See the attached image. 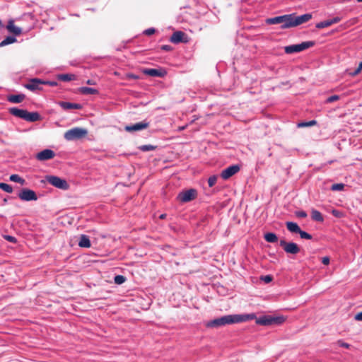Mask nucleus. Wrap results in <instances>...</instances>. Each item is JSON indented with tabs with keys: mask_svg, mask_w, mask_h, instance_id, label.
<instances>
[{
	"mask_svg": "<svg viewBox=\"0 0 362 362\" xmlns=\"http://www.w3.org/2000/svg\"><path fill=\"white\" fill-rule=\"evenodd\" d=\"M231 324H234L233 316V315H228L205 322L204 326L207 328H218Z\"/></svg>",
	"mask_w": 362,
	"mask_h": 362,
	"instance_id": "obj_1",
	"label": "nucleus"
},
{
	"mask_svg": "<svg viewBox=\"0 0 362 362\" xmlns=\"http://www.w3.org/2000/svg\"><path fill=\"white\" fill-rule=\"evenodd\" d=\"M292 14L276 16L267 18L266 23L269 25L281 24V28H292Z\"/></svg>",
	"mask_w": 362,
	"mask_h": 362,
	"instance_id": "obj_2",
	"label": "nucleus"
},
{
	"mask_svg": "<svg viewBox=\"0 0 362 362\" xmlns=\"http://www.w3.org/2000/svg\"><path fill=\"white\" fill-rule=\"evenodd\" d=\"M285 321L283 316L272 317L263 315L256 320V323L259 325L268 326L272 325H281Z\"/></svg>",
	"mask_w": 362,
	"mask_h": 362,
	"instance_id": "obj_3",
	"label": "nucleus"
},
{
	"mask_svg": "<svg viewBox=\"0 0 362 362\" xmlns=\"http://www.w3.org/2000/svg\"><path fill=\"white\" fill-rule=\"evenodd\" d=\"M88 132L86 129L74 127L64 133V137L67 141H74L83 138Z\"/></svg>",
	"mask_w": 362,
	"mask_h": 362,
	"instance_id": "obj_4",
	"label": "nucleus"
},
{
	"mask_svg": "<svg viewBox=\"0 0 362 362\" xmlns=\"http://www.w3.org/2000/svg\"><path fill=\"white\" fill-rule=\"evenodd\" d=\"M314 45H315L314 41H305V42H303L300 44L286 46L284 47V51L286 54H293L295 52H299L303 51V50L308 49Z\"/></svg>",
	"mask_w": 362,
	"mask_h": 362,
	"instance_id": "obj_5",
	"label": "nucleus"
},
{
	"mask_svg": "<svg viewBox=\"0 0 362 362\" xmlns=\"http://www.w3.org/2000/svg\"><path fill=\"white\" fill-rule=\"evenodd\" d=\"M46 180L50 185L57 188L66 190L69 187L67 182L59 177L55 175H47L46 177Z\"/></svg>",
	"mask_w": 362,
	"mask_h": 362,
	"instance_id": "obj_6",
	"label": "nucleus"
},
{
	"mask_svg": "<svg viewBox=\"0 0 362 362\" xmlns=\"http://www.w3.org/2000/svg\"><path fill=\"white\" fill-rule=\"evenodd\" d=\"M197 197V191L191 188L180 192L177 195V199L182 203H187L195 199Z\"/></svg>",
	"mask_w": 362,
	"mask_h": 362,
	"instance_id": "obj_7",
	"label": "nucleus"
},
{
	"mask_svg": "<svg viewBox=\"0 0 362 362\" xmlns=\"http://www.w3.org/2000/svg\"><path fill=\"white\" fill-rule=\"evenodd\" d=\"M279 245L283 247L284 250L291 255H296L298 254L300 249L299 246L293 242H286L285 240H281L279 241Z\"/></svg>",
	"mask_w": 362,
	"mask_h": 362,
	"instance_id": "obj_8",
	"label": "nucleus"
},
{
	"mask_svg": "<svg viewBox=\"0 0 362 362\" xmlns=\"http://www.w3.org/2000/svg\"><path fill=\"white\" fill-rule=\"evenodd\" d=\"M18 197L23 201H36L37 196L36 193L30 189L24 188L18 194Z\"/></svg>",
	"mask_w": 362,
	"mask_h": 362,
	"instance_id": "obj_9",
	"label": "nucleus"
},
{
	"mask_svg": "<svg viewBox=\"0 0 362 362\" xmlns=\"http://www.w3.org/2000/svg\"><path fill=\"white\" fill-rule=\"evenodd\" d=\"M240 169V165H233L223 170L221 176L223 180H228L238 172H239Z\"/></svg>",
	"mask_w": 362,
	"mask_h": 362,
	"instance_id": "obj_10",
	"label": "nucleus"
},
{
	"mask_svg": "<svg viewBox=\"0 0 362 362\" xmlns=\"http://www.w3.org/2000/svg\"><path fill=\"white\" fill-rule=\"evenodd\" d=\"M311 18H312L311 13H305V14L299 16H295L293 14H292V20H291L292 27H295V26L299 25L300 24H303L304 23H306L308 21H310Z\"/></svg>",
	"mask_w": 362,
	"mask_h": 362,
	"instance_id": "obj_11",
	"label": "nucleus"
},
{
	"mask_svg": "<svg viewBox=\"0 0 362 362\" xmlns=\"http://www.w3.org/2000/svg\"><path fill=\"white\" fill-rule=\"evenodd\" d=\"M142 73L145 75L153 77H164L167 71L162 68L160 69H144Z\"/></svg>",
	"mask_w": 362,
	"mask_h": 362,
	"instance_id": "obj_12",
	"label": "nucleus"
},
{
	"mask_svg": "<svg viewBox=\"0 0 362 362\" xmlns=\"http://www.w3.org/2000/svg\"><path fill=\"white\" fill-rule=\"evenodd\" d=\"M148 126H149V122H146V120H144L142 122H138V123H136L134 124L127 125L125 127L124 129L127 132H137V131H141V130L145 129L147 127H148Z\"/></svg>",
	"mask_w": 362,
	"mask_h": 362,
	"instance_id": "obj_13",
	"label": "nucleus"
},
{
	"mask_svg": "<svg viewBox=\"0 0 362 362\" xmlns=\"http://www.w3.org/2000/svg\"><path fill=\"white\" fill-rule=\"evenodd\" d=\"M55 156V153L51 149H44L36 154V159L40 161H45L52 159Z\"/></svg>",
	"mask_w": 362,
	"mask_h": 362,
	"instance_id": "obj_14",
	"label": "nucleus"
},
{
	"mask_svg": "<svg viewBox=\"0 0 362 362\" xmlns=\"http://www.w3.org/2000/svg\"><path fill=\"white\" fill-rule=\"evenodd\" d=\"M43 81L37 78H32L29 83L25 84V88L31 90L35 91L40 90V85H42Z\"/></svg>",
	"mask_w": 362,
	"mask_h": 362,
	"instance_id": "obj_15",
	"label": "nucleus"
},
{
	"mask_svg": "<svg viewBox=\"0 0 362 362\" xmlns=\"http://www.w3.org/2000/svg\"><path fill=\"white\" fill-rule=\"evenodd\" d=\"M58 104L64 110H69L72 109L81 110L82 108V105L79 103H74L66 101H59Z\"/></svg>",
	"mask_w": 362,
	"mask_h": 362,
	"instance_id": "obj_16",
	"label": "nucleus"
},
{
	"mask_svg": "<svg viewBox=\"0 0 362 362\" xmlns=\"http://www.w3.org/2000/svg\"><path fill=\"white\" fill-rule=\"evenodd\" d=\"M233 316L234 320V324L245 322L255 318V315L254 313L246 315H233Z\"/></svg>",
	"mask_w": 362,
	"mask_h": 362,
	"instance_id": "obj_17",
	"label": "nucleus"
},
{
	"mask_svg": "<svg viewBox=\"0 0 362 362\" xmlns=\"http://www.w3.org/2000/svg\"><path fill=\"white\" fill-rule=\"evenodd\" d=\"M6 29L11 33H13L16 36L20 35L22 33V29L19 27H17L14 25V21L13 20H9L8 24L6 25Z\"/></svg>",
	"mask_w": 362,
	"mask_h": 362,
	"instance_id": "obj_18",
	"label": "nucleus"
},
{
	"mask_svg": "<svg viewBox=\"0 0 362 362\" xmlns=\"http://www.w3.org/2000/svg\"><path fill=\"white\" fill-rule=\"evenodd\" d=\"M23 119L27 122H37L40 119V115L37 112H30L26 110Z\"/></svg>",
	"mask_w": 362,
	"mask_h": 362,
	"instance_id": "obj_19",
	"label": "nucleus"
},
{
	"mask_svg": "<svg viewBox=\"0 0 362 362\" xmlns=\"http://www.w3.org/2000/svg\"><path fill=\"white\" fill-rule=\"evenodd\" d=\"M185 36V33L182 31H176L173 33L171 35L170 40L171 42L174 44H178L180 42H183V37Z\"/></svg>",
	"mask_w": 362,
	"mask_h": 362,
	"instance_id": "obj_20",
	"label": "nucleus"
},
{
	"mask_svg": "<svg viewBox=\"0 0 362 362\" xmlns=\"http://www.w3.org/2000/svg\"><path fill=\"white\" fill-rule=\"evenodd\" d=\"M25 112L26 110L19 109L18 107H11L8 110V112L11 115L23 119H24Z\"/></svg>",
	"mask_w": 362,
	"mask_h": 362,
	"instance_id": "obj_21",
	"label": "nucleus"
},
{
	"mask_svg": "<svg viewBox=\"0 0 362 362\" xmlns=\"http://www.w3.org/2000/svg\"><path fill=\"white\" fill-rule=\"evenodd\" d=\"M78 244L79 247L84 248H89L91 246L90 240L86 235H81Z\"/></svg>",
	"mask_w": 362,
	"mask_h": 362,
	"instance_id": "obj_22",
	"label": "nucleus"
},
{
	"mask_svg": "<svg viewBox=\"0 0 362 362\" xmlns=\"http://www.w3.org/2000/svg\"><path fill=\"white\" fill-rule=\"evenodd\" d=\"M25 95L23 93L18 95H10L7 97V100L12 103H21L25 99Z\"/></svg>",
	"mask_w": 362,
	"mask_h": 362,
	"instance_id": "obj_23",
	"label": "nucleus"
},
{
	"mask_svg": "<svg viewBox=\"0 0 362 362\" xmlns=\"http://www.w3.org/2000/svg\"><path fill=\"white\" fill-rule=\"evenodd\" d=\"M287 229L293 233H298L300 231V228L299 226L295 223L291 221H288L286 223Z\"/></svg>",
	"mask_w": 362,
	"mask_h": 362,
	"instance_id": "obj_24",
	"label": "nucleus"
},
{
	"mask_svg": "<svg viewBox=\"0 0 362 362\" xmlns=\"http://www.w3.org/2000/svg\"><path fill=\"white\" fill-rule=\"evenodd\" d=\"M57 77L58 80L65 82H68L76 78V76L71 74H58Z\"/></svg>",
	"mask_w": 362,
	"mask_h": 362,
	"instance_id": "obj_25",
	"label": "nucleus"
},
{
	"mask_svg": "<svg viewBox=\"0 0 362 362\" xmlns=\"http://www.w3.org/2000/svg\"><path fill=\"white\" fill-rule=\"evenodd\" d=\"M79 92L83 95H95V94L98 93V90L93 88L85 87V86L81 87L79 88Z\"/></svg>",
	"mask_w": 362,
	"mask_h": 362,
	"instance_id": "obj_26",
	"label": "nucleus"
},
{
	"mask_svg": "<svg viewBox=\"0 0 362 362\" xmlns=\"http://www.w3.org/2000/svg\"><path fill=\"white\" fill-rule=\"evenodd\" d=\"M264 238L267 242L270 243H274L278 241V237L274 233H267L264 234Z\"/></svg>",
	"mask_w": 362,
	"mask_h": 362,
	"instance_id": "obj_27",
	"label": "nucleus"
},
{
	"mask_svg": "<svg viewBox=\"0 0 362 362\" xmlns=\"http://www.w3.org/2000/svg\"><path fill=\"white\" fill-rule=\"evenodd\" d=\"M17 41L15 36H7L4 40L0 42V47L14 43Z\"/></svg>",
	"mask_w": 362,
	"mask_h": 362,
	"instance_id": "obj_28",
	"label": "nucleus"
},
{
	"mask_svg": "<svg viewBox=\"0 0 362 362\" xmlns=\"http://www.w3.org/2000/svg\"><path fill=\"white\" fill-rule=\"evenodd\" d=\"M312 218L314 221L322 222L324 221V218L322 215V214L317 210H313L311 214Z\"/></svg>",
	"mask_w": 362,
	"mask_h": 362,
	"instance_id": "obj_29",
	"label": "nucleus"
},
{
	"mask_svg": "<svg viewBox=\"0 0 362 362\" xmlns=\"http://www.w3.org/2000/svg\"><path fill=\"white\" fill-rule=\"evenodd\" d=\"M9 179L11 181L20 183L21 185H24L25 184V180L17 174L11 175Z\"/></svg>",
	"mask_w": 362,
	"mask_h": 362,
	"instance_id": "obj_30",
	"label": "nucleus"
},
{
	"mask_svg": "<svg viewBox=\"0 0 362 362\" xmlns=\"http://www.w3.org/2000/svg\"><path fill=\"white\" fill-rule=\"evenodd\" d=\"M0 189L7 193L13 192V187L10 185L4 182H0Z\"/></svg>",
	"mask_w": 362,
	"mask_h": 362,
	"instance_id": "obj_31",
	"label": "nucleus"
},
{
	"mask_svg": "<svg viewBox=\"0 0 362 362\" xmlns=\"http://www.w3.org/2000/svg\"><path fill=\"white\" fill-rule=\"evenodd\" d=\"M317 124L316 120H310L309 122H303L298 124V127H313Z\"/></svg>",
	"mask_w": 362,
	"mask_h": 362,
	"instance_id": "obj_32",
	"label": "nucleus"
},
{
	"mask_svg": "<svg viewBox=\"0 0 362 362\" xmlns=\"http://www.w3.org/2000/svg\"><path fill=\"white\" fill-rule=\"evenodd\" d=\"M156 148V146H153V145H151V144L142 145V146H140L139 147V149L141 150V151H144V152L153 151Z\"/></svg>",
	"mask_w": 362,
	"mask_h": 362,
	"instance_id": "obj_33",
	"label": "nucleus"
},
{
	"mask_svg": "<svg viewBox=\"0 0 362 362\" xmlns=\"http://www.w3.org/2000/svg\"><path fill=\"white\" fill-rule=\"evenodd\" d=\"M330 23H329V20H327V21H321L320 23H317L315 25V27L318 29H322V28H327V27H329L330 26Z\"/></svg>",
	"mask_w": 362,
	"mask_h": 362,
	"instance_id": "obj_34",
	"label": "nucleus"
},
{
	"mask_svg": "<svg viewBox=\"0 0 362 362\" xmlns=\"http://www.w3.org/2000/svg\"><path fill=\"white\" fill-rule=\"evenodd\" d=\"M344 186L345 185L343 183L334 184L331 186V189L332 191H341L344 189Z\"/></svg>",
	"mask_w": 362,
	"mask_h": 362,
	"instance_id": "obj_35",
	"label": "nucleus"
},
{
	"mask_svg": "<svg viewBox=\"0 0 362 362\" xmlns=\"http://www.w3.org/2000/svg\"><path fill=\"white\" fill-rule=\"evenodd\" d=\"M115 283L117 284H122L126 281V277L122 275H117L115 276Z\"/></svg>",
	"mask_w": 362,
	"mask_h": 362,
	"instance_id": "obj_36",
	"label": "nucleus"
},
{
	"mask_svg": "<svg viewBox=\"0 0 362 362\" xmlns=\"http://www.w3.org/2000/svg\"><path fill=\"white\" fill-rule=\"evenodd\" d=\"M298 234L300 235V237L302 239H305V240H311L312 239V235L308 233L305 231L302 230L301 229H300V233H298Z\"/></svg>",
	"mask_w": 362,
	"mask_h": 362,
	"instance_id": "obj_37",
	"label": "nucleus"
},
{
	"mask_svg": "<svg viewBox=\"0 0 362 362\" xmlns=\"http://www.w3.org/2000/svg\"><path fill=\"white\" fill-rule=\"evenodd\" d=\"M216 181H217V176L216 175L210 176L209 177V179H208L209 186L210 187H213L216 183Z\"/></svg>",
	"mask_w": 362,
	"mask_h": 362,
	"instance_id": "obj_38",
	"label": "nucleus"
},
{
	"mask_svg": "<svg viewBox=\"0 0 362 362\" xmlns=\"http://www.w3.org/2000/svg\"><path fill=\"white\" fill-rule=\"evenodd\" d=\"M339 99V96L337 95H331L330 97H329L327 99V103H333L334 101H337Z\"/></svg>",
	"mask_w": 362,
	"mask_h": 362,
	"instance_id": "obj_39",
	"label": "nucleus"
},
{
	"mask_svg": "<svg viewBox=\"0 0 362 362\" xmlns=\"http://www.w3.org/2000/svg\"><path fill=\"white\" fill-rule=\"evenodd\" d=\"M337 344L341 346V347H343V348H346V349H349L351 345L348 343H346L344 341H343L342 340H338Z\"/></svg>",
	"mask_w": 362,
	"mask_h": 362,
	"instance_id": "obj_40",
	"label": "nucleus"
},
{
	"mask_svg": "<svg viewBox=\"0 0 362 362\" xmlns=\"http://www.w3.org/2000/svg\"><path fill=\"white\" fill-rule=\"evenodd\" d=\"M362 70V62L359 64L358 68L352 73H350V75L352 76L358 75L361 71Z\"/></svg>",
	"mask_w": 362,
	"mask_h": 362,
	"instance_id": "obj_41",
	"label": "nucleus"
},
{
	"mask_svg": "<svg viewBox=\"0 0 362 362\" xmlns=\"http://www.w3.org/2000/svg\"><path fill=\"white\" fill-rule=\"evenodd\" d=\"M296 216L298 218H305L307 217V213L304 211H296Z\"/></svg>",
	"mask_w": 362,
	"mask_h": 362,
	"instance_id": "obj_42",
	"label": "nucleus"
},
{
	"mask_svg": "<svg viewBox=\"0 0 362 362\" xmlns=\"http://www.w3.org/2000/svg\"><path fill=\"white\" fill-rule=\"evenodd\" d=\"M156 32V29L153 28H150L144 31V34L146 35H151L154 34Z\"/></svg>",
	"mask_w": 362,
	"mask_h": 362,
	"instance_id": "obj_43",
	"label": "nucleus"
},
{
	"mask_svg": "<svg viewBox=\"0 0 362 362\" xmlns=\"http://www.w3.org/2000/svg\"><path fill=\"white\" fill-rule=\"evenodd\" d=\"M5 240L9 241L10 243H16L17 242V240L15 237L11 235H4Z\"/></svg>",
	"mask_w": 362,
	"mask_h": 362,
	"instance_id": "obj_44",
	"label": "nucleus"
},
{
	"mask_svg": "<svg viewBox=\"0 0 362 362\" xmlns=\"http://www.w3.org/2000/svg\"><path fill=\"white\" fill-rule=\"evenodd\" d=\"M341 20V18H340L339 16H336V17L333 18L332 19H329V21L330 25H332L333 24L340 22Z\"/></svg>",
	"mask_w": 362,
	"mask_h": 362,
	"instance_id": "obj_45",
	"label": "nucleus"
},
{
	"mask_svg": "<svg viewBox=\"0 0 362 362\" xmlns=\"http://www.w3.org/2000/svg\"><path fill=\"white\" fill-rule=\"evenodd\" d=\"M42 84H46L54 87L57 86L58 83L57 81H43Z\"/></svg>",
	"mask_w": 362,
	"mask_h": 362,
	"instance_id": "obj_46",
	"label": "nucleus"
},
{
	"mask_svg": "<svg viewBox=\"0 0 362 362\" xmlns=\"http://www.w3.org/2000/svg\"><path fill=\"white\" fill-rule=\"evenodd\" d=\"M262 279L266 283H269L272 281V277L270 275H267L262 277Z\"/></svg>",
	"mask_w": 362,
	"mask_h": 362,
	"instance_id": "obj_47",
	"label": "nucleus"
},
{
	"mask_svg": "<svg viewBox=\"0 0 362 362\" xmlns=\"http://www.w3.org/2000/svg\"><path fill=\"white\" fill-rule=\"evenodd\" d=\"M160 49L163 51L169 52L172 49V47L168 45H163L161 46Z\"/></svg>",
	"mask_w": 362,
	"mask_h": 362,
	"instance_id": "obj_48",
	"label": "nucleus"
},
{
	"mask_svg": "<svg viewBox=\"0 0 362 362\" xmlns=\"http://www.w3.org/2000/svg\"><path fill=\"white\" fill-rule=\"evenodd\" d=\"M356 320L362 321V311L357 313L354 317Z\"/></svg>",
	"mask_w": 362,
	"mask_h": 362,
	"instance_id": "obj_49",
	"label": "nucleus"
},
{
	"mask_svg": "<svg viewBox=\"0 0 362 362\" xmlns=\"http://www.w3.org/2000/svg\"><path fill=\"white\" fill-rule=\"evenodd\" d=\"M322 263L325 265L328 264L329 263V258L328 257H322Z\"/></svg>",
	"mask_w": 362,
	"mask_h": 362,
	"instance_id": "obj_50",
	"label": "nucleus"
},
{
	"mask_svg": "<svg viewBox=\"0 0 362 362\" xmlns=\"http://www.w3.org/2000/svg\"><path fill=\"white\" fill-rule=\"evenodd\" d=\"M127 78H132V79H137V78H139V76H136V75H134L133 74H130L127 75Z\"/></svg>",
	"mask_w": 362,
	"mask_h": 362,
	"instance_id": "obj_51",
	"label": "nucleus"
},
{
	"mask_svg": "<svg viewBox=\"0 0 362 362\" xmlns=\"http://www.w3.org/2000/svg\"><path fill=\"white\" fill-rule=\"evenodd\" d=\"M86 83L88 84V85H94L95 83L93 80H90V79H88L87 81H86Z\"/></svg>",
	"mask_w": 362,
	"mask_h": 362,
	"instance_id": "obj_52",
	"label": "nucleus"
},
{
	"mask_svg": "<svg viewBox=\"0 0 362 362\" xmlns=\"http://www.w3.org/2000/svg\"><path fill=\"white\" fill-rule=\"evenodd\" d=\"M165 216H166V215H165V214H161V215L160 216V219H164V218H165Z\"/></svg>",
	"mask_w": 362,
	"mask_h": 362,
	"instance_id": "obj_53",
	"label": "nucleus"
},
{
	"mask_svg": "<svg viewBox=\"0 0 362 362\" xmlns=\"http://www.w3.org/2000/svg\"><path fill=\"white\" fill-rule=\"evenodd\" d=\"M4 25V23L2 22L1 20H0V27L3 28Z\"/></svg>",
	"mask_w": 362,
	"mask_h": 362,
	"instance_id": "obj_54",
	"label": "nucleus"
},
{
	"mask_svg": "<svg viewBox=\"0 0 362 362\" xmlns=\"http://www.w3.org/2000/svg\"><path fill=\"white\" fill-rule=\"evenodd\" d=\"M358 2H362V0H356Z\"/></svg>",
	"mask_w": 362,
	"mask_h": 362,
	"instance_id": "obj_55",
	"label": "nucleus"
}]
</instances>
